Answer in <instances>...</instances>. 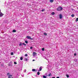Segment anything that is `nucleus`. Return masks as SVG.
Masks as SVG:
<instances>
[{
	"label": "nucleus",
	"mask_w": 78,
	"mask_h": 78,
	"mask_svg": "<svg viewBox=\"0 0 78 78\" xmlns=\"http://www.w3.org/2000/svg\"><path fill=\"white\" fill-rule=\"evenodd\" d=\"M62 10V8L61 7H59L57 8V11H61Z\"/></svg>",
	"instance_id": "f257e3e1"
},
{
	"label": "nucleus",
	"mask_w": 78,
	"mask_h": 78,
	"mask_svg": "<svg viewBox=\"0 0 78 78\" xmlns=\"http://www.w3.org/2000/svg\"><path fill=\"white\" fill-rule=\"evenodd\" d=\"M26 37L28 39H33L32 38H31V37H30L29 36H27Z\"/></svg>",
	"instance_id": "f03ea898"
},
{
	"label": "nucleus",
	"mask_w": 78,
	"mask_h": 78,
	"mask_svg": "<svg viewBox=\"0 0 78 78\" xmlns=\"http://www.w3.org/2000/svg\"><path fill=\"white\" fill-rule=\"evenodd\" d=\"M59 18L60 19H61L62 18V15L61 14L59 15Z\"/></svg>",
	"instance_id": "7ed1b4c3"
},
{
	"label": "nucleus",
	"mask_w": 78,
	"mask_h": 78,
	"mask_svg": "<svg viewBox=\"0 0 78 78\" xmlns=\"http://www.w3.org/2000/svg\"><path fill=\"white\" fill-rule=\"evenodd\" d=\"M3 15V14L2 12H0V17H2Z\"/></svg>",
	"instance_id": "20e7f679"
},
{
	"label": "nucleus",
	"mask_w": 78,
	"mask_h": 78,
	"mask_svg": "<svg viewBox=\"0 0 78 78\" xmlns=\"http://www.w3.org/2000/svg\"><path fill=\"white\" fill-rule=\"evenodd\" d=\"M33 56H36V52H33Z\"/></svg>",
	"instance_id": "39448f33"
},
{
	"label": "nucleus",
	"mask_w": 78,
	"mask_h": 78,
	"mask_svg": "<svg viewBox=\"0 0 78 78\" xmlns=\"http://www.w3.org/2000/svg\"><path fill=\"white\" fill-rule=\"evenodd\" d=\"M42 67H41L39 68V70H38V72H39V71H41V70H42Z\"/></svg>",
	"instance_id": "423d86ee"
},
{
	"label": "nucleus",
	"mask_w": 78,
	"mask_h": 78,
	"mask_svg": "<svg viewBox=\"0 0 78 78\" xmlns=\"http://www.w3.org/2000/svg\"><path fill=\"white\" fill-rule=\"evenodd\" d=\"M12 75H9V76L8 78H11V77H12Z\"/></svg>",
	"instance_id": "0eeeda50"
},
{
	"label": "nucleus",
	"mask_w": 78,
	"mask_h": 78,
	"mask_svg": "<svg viewBox=\"0 0 78 78\" xmlns=\"http://www.w3.org/2000/svg\"><path fill=\"white\" fill-rule=\"evenodd\" d=\"M53 1H54V0H50V3H53Z\"/></svg>",
	"instance_id": "6e6552de"
},
{
	"label": "nucleus",
	"mask_w": 78,
	"mask_h": 78,
	"mask_svg": "<svg viewBox=\"0 0 78 78\" xmlns=\"http://www.w3.org/2000/svg\"><path fill=\"white\" fill-rule=\"evenodd\" d=\"M48 76H51V73L49 74Z\"/></svg>",
	"instance_id": "1a4fd4ad"
},
{
	"label": "nucleus",
	"mask_w": 78,
	"mask_h": 78,
	"mask_svg": "<svg viewBox=\"0 0 78 78\" xmlns=\"http://www.w3.org/2000/svg\"><path fill=\"white\" fill-rule=\"evenodd\" d=\"M22 43L21 42L19 44V46H22Z\"/></svg>",
	"instance_id": "9d476101"
},
{
	"label": "nucleus",
	"mask_w": 78,
	"mask_h": 78,
	"mask_svg": "<svg viewBox=\"0 0 78 78\" xmlns=\"http://www.w3.org/2000/svg\"><path fill=\"white\" fill-rule=\"evenodd\" d=\"M51 14H52V15H55V12H52Z\"/></svg>",
	"instance_id": "9b49d317"
},
{
	"label": "nucleus",
	"mask_w": 78,
	"mask_h": 78,
	"mask_svg": "<svg viewBox=\"0 0 78 78\" xmlns=\"http://www.w3.org/2000/svg\"><path fill=\"white\" fill-rule=\"evenodd\" d=\"M12 32H14V33H15V32H16V30H12Z\"/></svg>",
	"instance_id": "f8f14e48"
},
{
	"label": "nucleus",
	"mask_w": 78,
	"mask_h": 78,
	"mask_svg": "<svg viewBox=\"0 0 78 78\" xmlns=\"http://www.w3.org/2000/svg\"><path fill=\"white\" fill-rule=\"evenodd\" d=\"M20 60H23V58L22 57H21L20 58Z\"/></svg>",
	"instance_id": "ddd939ff"
},
{
	"label": "nucleus",
	"mask_w": 78,
	"mask_h": 78,
	"mask_svg": "<svg viewBox=\"0 0 78 78\" xmlns=\"http://www.w3.org/2000/svg\"><path fill=\"white\" fill-rule=\"evenodd\" d=\"M37 75H40V73L39 72H38L37 73Z\"/></svg>",
	"instance_id": "4468645a"
},
{
	"label": "nucleus",
	"mask_w": 78,
	"mask_h": 78,
	"mask_svg": "<svg viewBox=\"0 0 78 78\" xmlns=\"http://www.w3.org/2000/svg\"><path fill=\"white\" fill-rule=\"evenodd\" d=\"M35 70H36V69H32V71L33 72H35Z\"/></svg>",
	"instance_id": "2eb2a0df"
},
{
	"label": "nucleus",
	"mask_w": 78,
	"mask_h": 78,
	"mask_svg": "<svg viewBox=\"0 0 78 78\" xmlns=\"http://www.w3.org/2000/svg\"><path fill=\"white\" fill-rule=\"evenodd\" d=\"M44 35H45V36L47 35V34L46 33H44Z\"/></svg>",
	"instance_id": "dca6fc26"
},
{
	"label": "nucleus",
	"mask_w": 78,
	"mask_h": 78,
	"mask_svg": "<svg viewBox=\"0 0 78 78\" xmlns=\"http://www.w3.org/2000/svg\"><path fill=\"white\" fill-rule=\"evenodd\" d=\"M43 78H47V77L45 76H43Z\"/></svg>",
	"instance_id": "f3484780"
},
{
	"label": "nucleus",
	"mask_w": 78,
	"mask_h": 78,
	"mask_svg": "<svg viewBox=\"0 0 78 78\" xmlns=\"http://www.w3.org/2000/svg\"><path fill=\"white\" fill-rule=\"evenodd\" d=\"M25 42L26 44H28V41H25Z\"/></svg>",
	"instance_id": "a211bd4d"
},
{
	"label": "nucleus",
	"mask_w": 78,
	"mask_h": 78,
	"mask_svg": "<svg viewBox=\"0 0 78 78\" xmlns=\"http://www.w3.org/2000/svg\"><path fill=\"white\" fill-rule=\"evenodd\" d=\"M23 45H24V46H26L27 45L25 44V43H23Z\"/></svg>",
	"instance_id": "6ab92c4d"
},
{
	"label": "nucleus",
	"mask_w": 78,
	"mask_h": 78,
	"mask_svg": "<svg viewBox=\"0 0 78 78\" xmlns=\"http://www.w3.org/2000/svg\"><path fill=\"white\" fill-rule=\"evenodd\" d=\"M11 55H14V53H13V52H11Z\"/></svg>",
	"instance_id": "aec40b11"
},
{
	"label": "nucleus",
	"mask_w": 78,
	"mask_h": 78,
	"mask_svg": "<svg viewBox=\"0 0 78 78\" xmlns=\"http://www.w3.org/2000/svg\"><path fill=\"white\" fill-rule=\"evenodd\" d=\"M25 60L26 61H27V60H28V59L27 58H25Z\"/></svg>",
	"instance_id": "412c9836"
},
{
	"label": "nucleus",
	"mask_w": 78,
	"mask_h": 78,
	"mask_svg": "<svg viewBox=\"0 0 78 78\" xmlns=\"http://www.w3.org/2000/svg\"><path fill=\"white\" fill-rule=\"evenodd\" d=\"M71 16L72 17H74V14H72L71 15Z\"/></svg>",
	"instance_id": "4be33fe9"
},
{
	"label": "nucleus",
	"mask_w": 78,
	"mask_h": 78,
	"mask_svg": "<svg viewBox=\"0 0 78 78\" xmlns=\"http://www.w3.org/2000/svg\"><path fill=\"white\" fill-rule=\"evenodd\" d=\"M27 72V70L26 69H25L24 70V73H25V72Z\"/></svg>",
	"instance_id": "5701e85b"
},
{
	"label": "nucleus",
	"mask_w": 78,
	"mask_h": 78,
	"mask_svg": "<svg viewBox=\"0 0 78 78\" xmlns=\"http://www.w3.org/2000/svg\"><path fill=\"white\" fill-rule=\"evenodd\" d=\"M66 76L67 78H69V76L68 75H66Z\"/></svg>",
	"instance_id": "b1692460"
},
{
	"label": "nucleus",
	"mask_w": 78,
	"mask_h": 78,
	"mask_svg": "<svg viewBox=\"0 0 78 78\" xmlns=\"http://www.w3.org/2000/svg\"><path fill=\"white\" fill-rule=\"evenodd\" d=\"M42 51H44V48H42Z\"/></svg>",
	"instance_id": "393cba45"
},
{
	"label": "nucleus",
	"mask_w": 78,
	"mask_h": 78,
	"mask_svg": "<svg viewBox=\"0 0 78 78\" xmlns=\"http://www.w3.org/2000/svg\"><path fill=\"white\" fill-rule=\"evenodd\" d=\"M14 64H17V62H14Z\"/></svg>",
	"instance_id": "a878e982"
},
{
	"label": "nucleus",
	"mask_w": 78,
	"mask_h": 78,
	"mask_svg": "<svg viewBox=\"0 0 78 78\" xmlns=\"http://www.w3.org/2000/svg\"><path fill=\"white\" fill-rule=\"evenodd\" d=\"M45 11V9H42L41 11H42V12H43V11Z\"/></svg>",
	"instance_id": "bb28decb"
},
{
	"label": "nucleus",
	"mask_w": 78,
	"mask_h": 78,
	"mask_svg": "<svg viewBox=\"0 0 78 78\" xmlns=\"http://www.w3.org/2000/svg\"><path fill=\"white\" fill-rule=\"evenodd\" d=\"M78 18L76 19V22H78Z\"/></svg>",
	"instance_id": "cd10ccee"
},
{
	"label": "nucleus",
	"mask_w": 78,
	"mask_h": 78,
	"mask_svg": "<svg viewBox=\"0 0 78 78\" xmlns=\"http://www.w3.org/2000/svg\"><path fill=\"white\" fill-rule=\"evenodd\" d=\"M25 56H28V54H26L25 55Z\"/></svg>",
	"instance_id": "c85d7f7f"
},
{
	"label": "nucleus",
	"mask_w": 78,
	"mask_h": 78,
	"mask_svg": "<svg viewBox=\"0 0 78 78\" xmlns=\"http://www.w3.org/2000/svg\"><path fill=\"white\" fill-rule=\"evenodd\" d=\"M9 74H10L9 73H7V75H9Z\"/></svg>",
	"instance_id": "c756f323"
},
{
	"label": "nucleus",
	"mask_w": 78,
	"mask_h": 78,
	"mask_svg": "<svg viewBox=\"0 0 78 78\" xmlns=\"http://www.w3.org/2000/svg\"><path fill=\"white\" fill-rule=\"evenodd\" d=\"M32 48H33V47H30V49H32Z\"/></svg>",
	"instance_id": "7c9ffc66"
},
{
	"label": "nucleus",
	"mask_w": 78,
	"mask_h": 78,
	"mask_svg": "<svg viewBox=\"0 0 78 78\" xmlns=\"http://www.w3.org/2000/svg\"><path fill=\"white\" fill-rule=\"evenodd\" d=\"M74 56H76V54H75V53L74 54Z\"/></svg>",
	"instance_id": "2f4dec72"
},
{
	"label": "nucleus",
	"mask_w": 78,
	"mask_h": 78,
	"mask_svg": "<svg viewBox=\"0 0 78 78\" xmlns=\"http://www.w3.org/2000/svg\"><path fill=\"white\" fill-rule=\"evenodd\" d=\"M35 61V60L34 59V60H33V61Z\"/></svg>",
	"instance_id": "473e14b6"
},
{
	"label": "nucleus",
	"mask_w": 78,
	"mask_h": 78,
	"mask_svg": "<svg viewBox=\"0 0 78 78\" xmlns=\"http://www.w3.org/2000/svg\"><path fill=\"white\" fill-rule=\"evenodd\" d=\"M57 78H59V77H57Z\"/></svg>",
	"instance_id": "72a5a7b5"
},
{
	"label": "nucleus",
	"mask_w": 78,
	"mask_h": 78,
	"mask_svg": "<svg viewBox=\"0 0 78 78\" xmlns=\"http://www.w3.org/2000/svg\"><path fill=\"white\" fill-rule=\"evenodd\" d=\"M52 78H55V77H52Z\"/></svg>",
	"instance_id": "f704fd0d"
},
{
	"label": "nucleus",
	"mask_w": 78,
	"mask_h": 78,
	"mask_svg": "<svg viewBox=\"0 0 78 78\" xmlns=\"http://www.w3.org/2000/svg\"><path fill=\"white\" fill-rule=\"evenodd\" d=\"M19 62H20V60H19Z\"/></svg>",
	"instance_id": "c9c22d12"
},
{
	"label": "nucleus",
	"mask_w": 78,
	"mask_h": 78,
	"mask_svg": "<svg viewBox=\"0 0 78 78\" xmlns=\"http://www.w3.org/2000/svg\"><path fill=\"white\" fill-rule=\"evenodd\" d=\"M72 10H74V9H72Z\"/></svg>",
	"instance_id": "e433bc0d"
},
{
	"label": "nucleus",
	"mask_w": 78,
	"mask_h": 78,
	"mask_svg": "<svg viewBox=\"0 0 78 78\" xmlns=\"http://www.w3.org/2000/svg\"><path fill=\"white\" fill-rule=\"evenodd\" d=\"M0 11H1L0 10Z\"/></svg>",
	"instance_id": "4c0bfd02"
},
{
	"label": "nucleus",
	"mask_w": 78,
	"mask_h": 78,
	"mask_svg": "<svg viewBox=\"0 0 78 78\" xmlns=\"http://www.w3.org/2000/svg\"><path fill=\"white\" fill-rule=\"evenodd\" d=\"M0 63H1V62H0Z\"/></svg>",
	"instance_id": "58836bf2"
},
{
	"label": "nucleus",
	"mask_w": 78,
	"mask_h": 78,
	"mask_svg": "<svg viewBox=\"0 0 78 78\" xmlns=\"http://www.w3.org/2000/svg\"><path fill=\"white\" fill-rule=\"evenodd\" d=\"M30 73H29V74H30Z\"/></svg>",
	"instance_id": "ea45409f"
},
{
	"label": "nucleus",
	"mask_w": 78,
	"mask_h": 78,
	"mask_svg": "<svg viewBox=\"0 0 78 78\" xmlns=\"http://www.w3.org/2000/svg\"><path fill=\"white\" fill-rule=\"evenodd\" d=\"M47 76H48V75H47Z\"/></svg>",
	"instance_id": "a19ab883"
},
{
	"label": "nucleus",
	"mask_w": 78,
	"mask_h": 78,
	"mask_svg": "<svg viewBox=\"0 0 78 78\" xmlns=\"http://www.w3.org/2000/svg\"><path fill=\"white\" fill-rule=\"evenodd\" d=\"M12 78H13V77H12Z\"/></svg>",
	"instance_id": "79ce46f5"
}]
</instances>
